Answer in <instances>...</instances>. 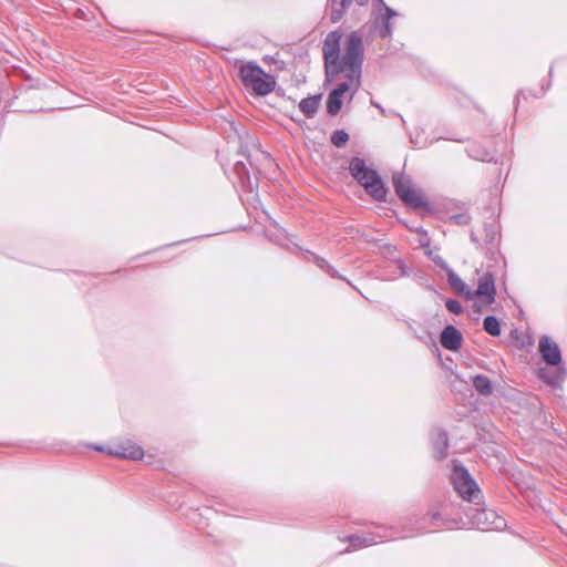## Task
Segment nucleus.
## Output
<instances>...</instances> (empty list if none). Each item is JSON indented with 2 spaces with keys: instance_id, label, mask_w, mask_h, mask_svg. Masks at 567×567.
<instances>
[{
  "instance_id": "f257e3e1",
  "label": "nucleus",
  "mask_w": 567,
  "mask_h": 567,
  "mask_svg": "<svg viewBox=\"0 0 567 567\" xmlns=\"http://www.w3.org/2000/svg\"><path fill=\"white\" fill-rule=\"evenodd\" d=\"M363 62L362 37L358 32H351L347 37L344 53L341 65L332 70V74L327 76L330 81L338 74H343L347 81L340 82L332 93L343 96L350 92L349 99L358 91L361 84V68Z\"/></svg>"
},
{
  "instance_id": "f03ea898",
  "label": "nucleus",
  "mask_w": 567,
  "mask_h": 567,
  "mask_svg": "<svg viewBox=\"0 0 567 567\" xmlns=\"http://www.w3.org/2000/svg\"><path fill=\"white\" fill-rule=\"evenodd\" d=\"M351 175L364 187L374 199L383 200L386 196V188L378 173L368 167L360 157H354L349 166Z\"/></svg>"
},
{
  "instance_id": "7ed1b4c3",
  "label": "nucleus",
  "mask_w": 567,
  "mask_h": 567,
  "mask_svg": "<svg viewBox=\"0 0 567 567\" xmlns=\"http://www.w3.org/2000/svg\"><path fill=\"white\" fill-rule=\"evenodd\" d=\"M239 76L243 84L251 89L257 95H267L275 89L276 81L267 74L259 65L248 62L239 69Z\"/></svg>"
},
{
  "instance_id": "20e7f679",
  "label": "nucleus",
  "mask_w": 567,
  "mask_h": 567,
  "mask_svg": "<svg viewBox=\"0 0 567 567\" xmlns=\"http://www.w3.org/2000/svg\"><path fill=\"white\" fill-rule=\"evenodd\" d=\"M452 483L457 494L465 501L474 502L480 497V488L471 477L467 470L460 463H455L452 474Z\"/></svg>"
},
{
  "instance_id": "39448f33",
  "label": "nucleus",
  "mask_w": 567,
  "mask_h": 567,
  "mask_svg": "<svg viewBox=\"0 0 567 567\" xmlns=\"http://www.w3.org/2000/svg\"><path fill=\"white\" fill-rule=\"evenodd\" d=\"M392 181L396 195L405 204L413 208H420L426 205L425 198L419 190L413 188L410 178L403 174L396 173L393 175Z\"/></svg>"
},
{
  "instance_id": "423d86ee",
  "label": "nucleus",
  "mask_w": 567,
  "mask_h": 567,
  "mask_svg": "<svg viewBox=\"0 0 567 567\" xmlns=\"http://www.w3.org/2000/svg\"><path fill=\"white\" fill-rule=\"evenodd\" d=\"M496 284L495 277L492 272L485 271L480 275L477 279V287L475 290H471V299L475 300L477 307L489 306L496 300Z\"/></svg>"
},
{
  "instance_id": "0eeeda50",
  "label": "nucleus",
  "mask_w": 567,
  "mask_h": 567,
  "mask_svg": "<svg viewBox=\"0 0 567 567\" xmlns=\"http://www.w3.org/2000/svg\"><path fill=\"white\" fill-rule=\"evenodd\" d=\"M342 38V32L339 30L331 31L327 34L323 42V56L326 64V74L329 76L332 74V70L336 66L341 65L342 56H340V40Z\"/></svg>"
},
{
  "instance_id": "6e6552de",
  "label": "nucleus",
  "mask_w": 567,
  "mask_h": 567,
  "mask_svg": "<svg viewBox=\"0 0 567 567\" xmlns=\"http://www.w3.org/2000/svg\"><path fill=\"white\" fill-rule=\"evenodd\" d=\"M538 350L543 360L549 365H558L561 362V353L558 344L549 337L543 336L538 342Z\"/></svg>"
},
{
  "instance_id": "1a4fd4ad",
  "label": "nucleus",
  "mask_w": 567,
  "mask_h": 567,
  "mask_svg": "<svg viewBox=\"0 0 567 567\" xmlns=\"http://www.w3.org/2000/svg\"><path fill=\"white\" fill-rule=\"evenodd\" d=\"M496 518L497 515L492 509H476L475 514L472 515L473 524L482 530H487L493 527L498 528L499 524L495 522Z\"/></svg>"
},
{
  "instance_id": "9d476101",
  "label": "nucleus",
  "mask_w": 567,
  "mask_h": 567,
  "mask_svg": "<svg viewBox=\"0 0 567 567\" xmlns=\"http://www.w3.org/2000/svg\"><path fill=\"white\" fill-rule=\"evenodd\" d=\"M463 342L462 333L453 326H447L441 333V344L443 348L456 351L461 348Z\"/></svg>"
},
{
  "instance_id": "9b49d317",
  "label": "nucleus",
  "mask_w": 567,
  "mask_h": 567,
  "mask_svg": "<svg viewBox=\"0 0 567 567\" xmlns=\"http://www.w3.org/2000/svg\"><path fill=\"white\" fill-rule=\"evenodd\" d=\"M353 0H329L330 19L333 23L341 20ZM359 6H365L369 0H354Z\"/></svg>"
},
{
  "instance_id": "f8f14e48",
  "label": "nucleus",
  "mask_w": 567,
  "mask_h": 567,
  "mask_svg": "<svg viewBox=\"0 0 567 567\" xmlns=\"http://www.w3.org/2000/svg\"><path fill=\"white\" fill-rule=\"evenodd\" d=\"M112 453L116 456L134 461L141 460L144 456L142 447L131 442L120 444Z\"/></svg>"
},
{
  "instance_id": "ddd939ff",
  "label": "nucleus",
  "mask_w": 567,
  "mask_h": 567,
  "mask_svg": "<svg viewBox=\"0 0 567 567\" xmlns=\"http://www.w3.org/2000/svg\"><path fill=\"white\" fill-rule=\"evenodd\" d=\"M447 280L455 292L464 296L467 300L471 299L472 289L455 272L450 271Z\"/></svg>"
},
{
  "instance_id": "4468645a",
  "label": "nucleus",
  "mask_w": 567,
  "mask_h": 567,
  "mask_svg": "<svg viewBox=\"0 0 567 567\" xmlns=\"http://www.w3.org/2000/svg\"><path fill=\"white\" fill-rule=\"evenodd\" d=\"M319 107V97L318 96H309L302 99L299 103L300 111L307 116L312 117Z\"/></svg>"
},
{
  "instance_id": "2eb2a0df",
  "label": "nucleus",
  "mask_w": 567,
  "mask_h": 567,
  "mask_svg": "<svg viewBox=\"0 0 567 567\" xmlns=\"http://www.w3.org/2000/svg\"><path fill=\"white\" fill-rule=\"evenodd\" d=\"M475 390L482 395H489L492 393V383L485 375H476L473 379Z\"/></svg>"
},
{
  "instance_id": "dca6fc26",
  "label": "nucleus",
  "mask_w": 567,
  "mask_h": 567,
  "mask_svg": "<svg viewBox=\"0 0 567 567\" xmlns=\"http://www.w3.org/2000/svg\"><path fill=\"white\" fill-rule=\"evenodd\" d=\"M484 330L494 337H497L501 334V324L496 317L494 316H487L483 321Z\"/></svg>"
},
{
  "instance_id": "f3484780",
  "label": "nucleus",
  "mask_w": 567,
  "mask_h": 567,
  "mask_svg": "<svg viewBox=\"0 0 567 567\" xmlns=\"http://www.w3.org/2000/svg\"><path fill=\"white\" fill-rule=\"evenodd\" d=\"M342 106V96L337 95V93H330L327 101V112L331 115H336L339 113Z\"/></svg>"
},
{
  "instance_id": "a211bd4d",
  "label": "nucleus",
  "mask_w": 567,
  "mask_h": 567,
  "mask_svg": "<svg viewBox=\"0 0 567 567\" xmlns=\"http://www.w3.org/2000/svg\"><path fill=\"white\" fill-rule=\"evenodd\" d=\"M449 447L447 434L445 432H440L437 435L436 442V457L442 460L446 456V450Z\"/></svg>"
},
{
  "instance_id": "6ab92c4d",
  "label": "nucleus",
  "mask_w": 567,
  "mask_h": 567,
  "mask_svg": "<svg viewBox=\"0 0 567 567\" xmlns=\"http://www.w3.org/2000/svg\"><path fill=\"white\" fill-rule=\"evenodd\" d=\"M350 543H351L352 547L357 549V548H362V547L373 545V544L378 543V540L374 536H371V535H369L367 537L351 536Z\"/></svg>"
},
{
  "instance_id": "aec40b11",
  "label": "nucleus",
  "mask_w": 567,
  "mask_h": 567,
  "mask_svg": "<svg viewBox=\"0 0 567 567\" xmlns=\"http://www.w3.org/2000/svg\"><path fill=\"white\" fill-rule=\"evenodd\" d=\"M349 141V134L343 130L333 132L331 143L337 147H342Z\"/></svg>"
},
{
  "instance_id": "412c9836",
  "label": "nucleus",
  "mask_w": 567,
  "mask_h": 567,
  "mask_svg": "<svg viewBox=\"0 0 567 567\" xmlns=\"http://www.w3.org/2000/svg\"><path fill=\"white\" fill-rule=\"evenodd\" d=\"M447 310L454 315H460L463 312V307L458 300L449 299L445 302Z\"/></svg>"
},
{
  "instance_id": "4be33fe9",
  "label": "nucleus",
  "mask_w": 567,
  "mask_h": 567,
  "mask_svg": "<svg viewBox=\"0 0 567 567\" xmlns=\"http://www.w3.org/2000/svg\"><path fill=\"white\" fill-rule=\"evenodd\" d=\"M391 33H392V28H391L390 21H385L384 25L380 30V35L382 38H388L391 35Z\"/></svg>"
},
{
  "instance_id": "5701e85b",
  "label": "nucleus",
  "mask_w": 567,
  "mask_h": 567,
  "mask_svg": "<svg viewBox=\"0 0 567 567\" xmlns=\"http://www.w3.org/2000/svg\"><path fill=\"white\" fill-rule=\"evenodd\" d=\"M396 13L394 10H392L391 8L389 7H385V16H386V21H389L392 17H394Z\"/></svg>"
},
{
  "instance_id": "b1692460",
  "label": "nucleus",
  "mask_w": 567,
  "mask_h": 567,
  "mask_svg": "<svg viewBox=\"0 0 567 567\" xmlns=\"http://www.w3.org/2000/svg\"><path fill=\"white\" fill-rule=\"evenodd\" d=\"M378 538H380V539H391V538H392V536H391V535H388V534H385V533H383V534H379V535H378Z\"/></svg>"
},
{
  "instance_id": "393cba45",
  "label": "nucleus",
  "mask_w": 567,
  "mask_h": 567,
  "mask_svg": "<svg viewBox=\"0 0 567 567\" xmlns=\"http://www.w3.org/2000/svg\"><path fill=\"white\" fill-rule=\"evenodd\" d=\"M317 262H318V266L321 267V268H323L324 264H327L324 261V259H318Z\"/></svg>"
},
{
  "instance_id": "a878e982",
  "label": "nucleus",
  "mask_w": 567,
  "mask_h": 567,
  "mask_svg": "<svg viewBox=\"0 0 567 567\" xmlns=\"http://www.w3.org/2000/svg\"><path fill=\"white\" fill-rule=\"evenodd\" d=\"M328 271H329V272H331V276H332V277H336V276H337V274H336V272L333 271V269H331L330 267H329V270H328Z\"/></svg>"
},
{
  "instance_id": "bb28decb",
  "label": "nucleus",
  "mask_w": 567,
  "mask_h": 567,
  "mask_svg": "<svg viewBox=\"0 0 567 567\" xmlns=\"http://www.w3.org/2000/svg\"><path fill=\"white\" fill-rule=\"evenodd\" d=\"M421 244H422V245H427V244H429V238H426V241L422 239V240H421Z\"/></svg>"
},
{
  "instance_id": "cd10ccee",
  "label": "nucleus",
  "mask_w": 567,
  "mask_h": 567,
  "mask_svg": "<svg viewBox=\"0 0 567 567\" xmlns=\"http://www.w3.org/2000/svg\"><path fill=\"white\" fill-rule=\"evenodd\" d=\"M457 218H458V223H462V221H463V219H465V217H464V216H458Z\"/></svg>"
},
{
  "instance_id": "c85d7f7f",
  "label": "nucleus",
  "mask_w": 567,
  "mask_h": 567,
  "mask_svg": "<svg viewBox=\"0 0 567 567\" xmlns=\"http://www.w3.org/2000/svg\"><path fill=\"white\" fill-rule=\"evenodd\" d=\"M375 106H377V109H380V110H381V112H383V109H382L380 105H377V104H375Z\"/></svg>"
}]
</instances>
